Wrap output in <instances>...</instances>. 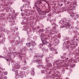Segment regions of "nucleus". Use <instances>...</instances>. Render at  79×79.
Wrapping results in <instances>:
<instances>
[{
	"instance_id": "0eeeda50",
	"label": "nucleus",
	"mask_w": 79,
	"mask_h": 79,
	"mask_svg": "<svg viewBox=\"0 0 79 79\" xmlns=\"http://www.w3.org/2000/svg\"><path fill=\"white\" fill-rule=\"evenodd\" d=\"M20 68V65L18 64H16L13 67L14 69H19Z\"/></svg>"
},
{
	"instance_id": "cd10ccee",
	"label": "nucleus",
	"mask_w": 79,
	"mask_h": 79,
	"mask_svg": "<svg viewBox=\"0 0 79 79\" xmlns=\"http://www.w3.org/2000/svg\"><path fill=\"white\" fill-rule=\"evenodd\" d=\"M43 45H44V44L43 43L42 44H40L39 45L40 48H41V47H42V46H43Z\"/></svg>"
},
{
	"instance_id": "39448f33",
	"label": "nucleus",
	"mask_w": 79,
	"mask_h": 79,
	"mask_svg": "<svg viewBox=\"0 0 79 79\" xmlns=\"http://www.w3.org/2000/svg\"><path fill=\"white\" fill-rule=\"evenodd\" d=\"M41 60L40 59V58H37L36 59V62L38 63V64H40V65H38L36 66L37 67L39 68V69H41V68H42L43 69H44V68L45 67L44 66V65L42 64H41Z\"/></svg>"
},
{
	"instance_id": "0e129e2a",
	"label": "nucleus",
	"mask_w": 79,
	"mask_h": 79,
	"mask_svg": "<svg viewBox=\"0 0 79 79\" xmlns=\"http://www.w3.org/2000/svg\"><path fill=\"white\" fill-rule=\"evenodd\" d=\"M2 79H4V78H2Z\"/></svg>"
},
{
	"instance_id": "ddd939ff",
	"label": "nucleus",
	"mask_w": 79,
	"mask_h": 79,
	"mask_svg": "<svg viewBox=\"0 0 79 79\" xmlns=\"http://www.w3.org/2000/svg\"><path fill=\"white\" fill-rule=\"evenodd\" d=\"M52 60V57H47V58L46 59V62H48L49 61H50V60Z\"/></svg>"
},
{
	"instance_id": "473e14b6",
	"label": "nucleus",
	"mask_w": 79,
	"mask_h": 79,
	"mask_svg": "<svg viewBox=\"0 0 79 79\" xmlns=\"http://www.w3.org/2000/svg\"><path fill=\"white\" fill-rule=\"evenodd\" d=\"M23 51H24V49L23 48L22 49H21L20 50V51H21V52H23Z\"/></svg>"
},
{
	"instance_id": "e433bc0d",
	"label": "nucleus",
	"mask_w": 79,
	"mask_h": 79,
	"mask_svg": "<svg viewBox=\"0 0 79 79\" xmlns=\"http://www.w3.org/2000/svg\"><path fill=\"white\" fill-rule=\"evenodd\" d=\"M26 73L27 74H29V70L27 71L26 72Z\"/></svg>"
},
{
	"instance_id": "603ef678",
	"label": "nucleus",
	"mask_w": 79,
	"mask_h": 79,
	"mask_svg": "<svg viewBox=\"0 0 79 79\" xmlns=\"http://www.w3.org/2000/svg\"><path fill=\"white\" fill-rule=\"evenodd\" d=\"M16 71V72L15 73H18V71H17V70H15V71Z\"/></svg>"
},
{
	"instance_id": "052dcab7",
	"label": "nucleus",
	"mask_w": 79,
	"mask_h": 79,
	"mask_svg": "<svg viewBox=\"0 0 79 79\" xmlns=\"http://www.w3.org/2000/svg\"><path fill=\"white\" fill-rule=\"evenodd\" d=\"M78 50H79V48H78Z\"/></svg>"
},
{
	"instance_id": "f257e3e1",
	"label": "nucleus",
	"mask_w": 79,
	"mask_h": 79,
	"mask_svg": "<svg viewBox=\"0 0 79 79\" xmlns=\"http://www.w3.org/2000/svg\"><path fill=\"white\" fill-rule=\"evenodd\" d=\"M71 19L70 18H64L62 20H60L59 21V23L63 26H60V27L63 28L64 27L68 28L71 26V24L69 23H71Z\"/></svg>"
},
{
	"instance_id": "de8ad7c7",
	"label": "nucleus",
	"mask_w": 79,
	"mask_h": 79,
	"mask_svg": "<svg viewBox=\"0 0 79 79\" xmlns=\"http://www.w3.org/2000/svg\"><path fill=\"white\" fill-rule=\"evenodd\" d=\"M4 79H7V77H4Z\"/></svg>"
},
{
	"instance_id": "58836bf2",
	"label": "nucleus",
	"mask_w": 79,
	"mask_h": 79,
	"mask_svg": "<svg viewBox=\"0 0 79 79\" xmlns=\"http://www.w3.org/2000/svg\"><path fill=\"white\" fill-rule=\"evenodd\" d=\"M17 43L18 44H19L20 43V41L19 40H18L17 41Z\"/></svg>"
},
{
	"instance_id": "2eb2a0df",
	"label": "nucleus",
	"mask_w": 79,
	"mask_h": 79,
	"mask_svg": "<svg viewBox=\"0 0 79 79\" xmlns=\"http://www.w3.org/2000/svg\"><path fill=\"white\" fill-rule=\"evenodd\" d=\"M29 0H26V1H23V2H25V5H29L30 4V2L29 1H28Z\"/></svg>"
},
{
	"instance_id": "864d4df0",
	"label": "nucleus",
	"mask_w": 79,
	"mask_h": 79,
	"mask_svg": "<svg viewBox=\"0 0 79 79\" xmlns=\"http://www.w3.org/2000/svg\"><path fill=\"white\" fill-rule=\"evenodd\" d=\"M52 38H53V39H55V36H54V37H52Z\"/></svg>"
},
{
	"instance_id": "5fc2aeb1",
	"label": "nucleus",
	"mask_w": 79,
	"mask_h": 79,
	"mask_svg": "<svg viewBox=\"0 0 79 79\" xmlns=\"http://www.w3.org/2000/svg\"><path fill=\"white\" fill-rule=\"evenodd\" d=\"M9 60L8 59H7V60H6V61H9Z\"/></svg>"
},
{
	"instance_id": "09e8293b",
	"label": "nucleus",
	"mask_w": 79,
	"mask_h": 79,
	"mask_svg": "<svg viewBox=\"0 0 79 79\" xmlns=\"http://www.w3.org/2000/svg\"><path fill=\"white\" fill-rule=\"evenodd\" d=\"M66 55V53H64V56H65V55Z\"/></svg>"
},
{
	"instance_id": "7ed1b4c3",
	"label": "nucleus",
	"mask_w": 79,
	"mask_h": 79,
	"mask_svg": "<svg viewBox=\"0 0 79 79\" xmlns=\"http://www.w3.org/2000/svg\"><path fill=\"white\" fill-rule=\"evenodd\" d=\"M41 36V40L42 41V44H43V45H44V44H46V45H47V44H49V42L47 41L46 40H47V38H44L45 37V35L44 34L42 33L40 35Z\"/></svg>"
},
{
	"instance_id": "338daca9",
	"label": "nucleus",
	"mask_w": 79,
	"mask_h": 79,
	"mask_svg": "<svg viewBox=\"0 0 79 79\" xmlns=\"http://www.w3.org/2000/svg\"><path fill=\"white\" fill-rule=\"evenodd\" d=\"M75 33H76V32H75Z\"/></svg>"
},
{
	"instance_id": "bb28decb",
	"label": "nucleus",
	"mask_w": 79,
	"mask_h": 79,
	"mask_svg": "<svg viewBox=\"0 0 79 79\" xmlns=\"http://www.w3.org/2000/svg\"><path fill=\"white\" fill-rule=\"evenodd\" d=\"M65 71V70L63 69V68H62V70H61V72L62 73H63V74H64V73Z\"/></svg>"
},
{
	"instance_id": "1a4fd4ad",
	"label": "nucleus",
	"mask_w": 79,
	"mask_h": 79,
	"mask_svg": "<svg viewBox=\"0 0 79 79\" xmlns=\"http://www.w3.org/2000/svg\"><path fill=\"white\" fill-rule=\"evenodd\" d=\"M43 55L42 54H40V55L37 54L35 56V58H42L43 57Z\"/></svg>"
},
{
	"instance_id": "9d476101",
	"label": "nucleus",
	"mask_w": 79,
	"mask_h": 79,
	"mask_svg": "<svg viewBox=\"0 0 79 79\" xmlns=\"http://www.w3.org/2000/svg\"><path fill=\"white\" fill-rule=\"evenodd\" d=\"M36 45V43L34 41H31V43L30 45L31 46H30L32 48L33 46H35V45Z\"/></svg>"
},
{
	"instance_id": "dca6fc26",
	"label": "nucleus",
	"mask_w": 79,
	"mask_h": 79,
	"mask_svg": "<svg viewBox=\"0 0 79 79\" xmlns=\"http://www.w3.org/2000/svg\"><path fill=\"white\" fill-rule=\"evenodd\" d=\"M46 30L48 32H50V31H52V29H50V27L46 28Z\"/></svg>"
},
{
	"instance_id": "c85d7f7f",
	"label": "nucleus",
	"mask_w": 79,
	"mask_h": 79,
	"mask_svg": "<svg viewBox=\"0 0 79 79\" xmlns=\"http://www.w3.org/2000/svg\"><path fill=\"white\" fill-rule=\"evenodd\" d=\"M27 33H28V34H30V35H32L31 34L32 33L31 32H29L27 31Z\"/></svg>"
},
{
	"instance_id": "49530a36",
	"label": "nucleus",
	"mask_w": 79,
	"mask_h": 79,
	"mask_svg": "<svg viewBox=\"0 0 79 79\" xmlns=\"http://www.w3.org/2000/svg\"><path fill=\"white\" fill-rule=\"evenodd\" d=\"M0 58H5V57L2 56H0Z\"/></svg>"
},
{
	"instance_id": "20e7f679",
	"label": "nucleus",
	"mask_w": 79,
	"mask_h": 79,
	"mask_svg": "<svg viewBox=\"0 0 79 79\" xmlns=\"http://www.w3.org/2000/svg\"><path fill=\"white\" fill-rule=\"evenodd\" d=\"M72 42H73V41L71 40V38L70 39L68 37L67 38V39L64 42L63 45V46H64V47H65L66 48H68V47L66 46V45H68V44H71V43H72Z\"/></svg>"
},
{
	"instance_id": "4be33fe9",
	"label": "nucleus",
	"mask_w": 79,
	"mask_h": 79,
	"mask_svg": "<svg viewBox=\"0 0 79 79\" xmlns=\"http://www.w3.org/2000/svg\"><path fill=\"white\" fill-rule=\"evenodd\" d=\"M49 48L50 50H51V51H54V49H53V48L52 47H50Z\"/></svg>"
},
{
	"instance_id": "f3484780",
	"label": "nucleus",
	"mask_w": 79,
	"mask_h": 79,
	"mask_svg": "<svg viewBox=\"0 0 79 79\" xmlns=\"http://www.w3.org/2000/svg\"><path fill=\"white\" fill-rule=\"evenodd\" d=\"M41 3V1L37 0L36 1V4L37 5H39Z\"/></svg>"
},
{
	"instance_id": "b1692460",
	"label": "nucleus",
	"mask_w": 79,
	"mask_h": 79,
	"mask_svg": "<svg viewBox=\"0 0 79 79\" xmlns=\"http://www.w3.org/2000/svg\"><path fill=\"white\" fill-rule=\"evenodd\" d=\"M45 31V29H40V30H39V31L40 32H44Z\"/></svg>"
},
{
	"instance_id": "c9c22d12",
	"label": "nucleus",
	"mask_w": 79,
	"mask_h": 79,
	"mask_svg": "<svg viewBox=\"0 0 79 79\" xmlns=\"http://www.w3.org/2000/svg\"><path fill=\"white\" fill-rule=\"evenodd\" d=\"M30 43H27L26 44V45H27V46H29V45H30Z\"/></svg>"
},
{
	"instance_id": "37998d69",
	"label": "nucleus",
	"mask_w": 79,
	"mask_h": 79,
	"mask_svg": "<svg viewBox=\"0 0 79 79\" xmlns=\"http://www.w3.org/2000/svg\"><path fill=\"white\" fill-rule=\"evenodd\" d=\"M45 52H48V49H46L45 50Z\"/></svg>"
},
{
	"instance_id": "6e6552de",
	"label": "nucleus",
	"mask_w": 79,
	"mask_h": 79,
	"mask_svg": "<svg viewBox=\"0 0 79 79\" xmlns=\"http://www.w3.org/2000/svg\"><path fill=\"white\" fill-rule=\"evenodd\" d=\"M16 55H18V56L19 57V58H23V54L20 53V52H19L18 53H15Z\"/></svg>"
},
{
	"instance_id": "3c124183",
	"label": "nucleus",
	"mask_w": 79,
	"mask_h": 79,
	"mask_svg": "<svg viewBox=\"0 0 79 79\" xmlns=\"http://www.w3.org/2000/svg\"><path fill=\"white\" fill-rule=\"evenodd\" d=\"M13 31H12V32H15V29H13Z\"/></svg>"
},
{
	"instance_id": "7c9ffc66",
	"label": "nucleus",
	"mask_w": 79,
	"mask_h": 79,
	"mask_svg": "<svg viewBox=\"0 0 79 79\" xmlns=\"http://www.w3.org/2000/svg\"><path fill=\"white\" fill-rule=\"evenodd\" d=\"M53 52H54V53H55V54H58V52H57L56 50H54Z\"/></svg>"
},
{
	"instance_id": "4468645a",
	"label": "nucleus",
	"mask_w": 79,
	"mask_h": 79,
	"mask_svg": "<svg viewBox=\"0 0 79 79\" xmlns=\"http://www.w3.org/2000/svg\"><path fill=\"white\" fill-rule=\"evenodd\" d=\"M46 65L47 66H48V67H51L52 66V65L51 64V63L48 62H46Z\"/></svg>"
},
{
	"instance_id": "412c9836",
	"label": "nucleus",
	"mask_w": 79,
	"mask_h": 79,
	"mask_svg": "<svg viewBox=\"0 0 79 79\" xmlns=\"http://www.w3.org/2000/svg\"><path fill=\"white\" fill-rule=\"evenodd\" d=\"M74 66H75V64H74L72 63H71L70 64L69 67H70L71 68H73V67H74Z\"/></svg>"
},
{
	"instance_id": "69168bd1",
	"label": "nucleus",
	"mask_w": 79,
	"mask_h": 79,
	"mask_svg": "<svg viewBox=\"0 0 79 79\" xmlns=\"http://www.w3.org/2000/svg\"><path fill=\"white\" fill-rule=\"evenodd\" d=\"M17 30H18V28H16Z\"/></svg>"
},
{
	"instance_id": "f8f14e48",
	"label": "nucleus",
	"mask_w": 79,
	"mask_h": 79,
	"mask_svg": "<svg viewBox=\"0 0 79 79\" xmlns=\"http://www.w3.org/2000/svg\"><path fill=\"white\" fill-rule=\"evenodd\" d=\"M47 70V68H46L45 67L44 68V69H43L41 71V73H46V70Z\"/></svg>"
},
{
	"instance_id": "e2e57ef3",
	"label": "nucleus",
	"mask_w": 79,
	"mask_h": 79,
	"mask_svg": "<svg viewBox=\"0 0 79 79\" xmlns=\"http://www.w3.org/2000/svg\"><path fill=\"white\" fill-rule=\"evenodd\" d=\"M23 8H24V6H23Z\"/></svg>"
},
{
	"instance_id": "774afa93",
	"label": "nucleus",
	"mask_w": 79,
	"mask_h": 79,
	"mask_svg": "<svg viewBox=\"0 0 79 79\" xmlns=\"http://www.w3.org/2000/svg\"><path fill=\"white\" fill-rule=\"evenodd\" d=\"M23 27H24V26H23Z\"/></svg>"
},
{
	"instance_id": "f704fd0d",
	"label": "nucleus",
	"mask_w": 79,
	"mask_h": 79,
	"mask_svg": "<svg viewBox=\"0 0 79 79\" xmlns=\"http://www.w3.org/2000/svg\"><path fill=\"white\" fill-rule=\"evenodd\" d=\"M20 10L21 11H24V10H23V8L22 7L20 8Z\"/></svg>"
},
{
	"instance_id": "4c0bfd02",
	"label": "nucleus",
	"mask_w": 79,
	"mask_h": 79,
	"mask_svg": "<svg viewBox=\"0 0 79 79\" xmlns=\"http://www.w3.org/2000/svg\"><path fill=\"white\" fill-rule=\"evenodd\" d=\"M76 61H77V62L78 61L79 62V58H78L76 59Z\"/></svg>"
},
{
	"instance_id": "2f4dec72",
	"label": "nucleus",
	"mask_w": 79,
	"mask_h": 79,
	"mask_svg": "<svg viewBox=\"0 0 79 79\" xmlns=\"http://www.w3.org/2000/svg\"><path fill=\"white\" fill-rule=\"evenodd\" d=\"M4 73L5 75H7L8 74V72H4Z\"/></svg>"
},
{
	"instance_id": "4d7b16f0",
	"label": "nucleus",
	"mask_w": 79,
	"mask_h": 79,
	"mask_svg": "<svg viewBox=\"0 0 79 79\" xmlns=\"http://www.w3.org/2000/svg\"><path fill=\"white\" fill-rule=\"evenodd\" d=\"M10 59H12V58H11V57L10 56Z\"/></svg>"
},
{
	"instance_id": "393cba45",
	"label": "nucleus",
	"mask_w": 79,
	"mask_h": 79,
	"mask_svg": "<svg viewBox=\"0 0 79 79\" xmlns=\"http://www.w3.org/2000/svg\"><path fill=\"white\" fill-rule=\"evenodd\" d=\"M57 63H58V60H56L54 61V62H53V63H55V64H56V65H57Z\"/></svg>"
},
{
	"instance_id": "5701e85b",
	"label": "nucleus",
	"mask_w": 79,
	"mask_h": 79,
	"mask_svg": "<svg viewBox=\"0 0 79 79\" xmlns=\"http://www.w3.org/2000/svg\"><path fill=\"white\" fill-rule=\"evenodd\" d=\"M56 44H58L60 43V41L58 40H56V41L55 42Z\"/></svg>"
},
{
	"instance_id": "f03ea898",
	"label": "nucleus",
	"mask_w": 79,
	"mask_h": 79,
	"mask_svg": "<svg viewBox=\"0 0 79 79\" xmlns=\"http://www.w3.org/2000/svg\"><path fill=\"white\" fill-rule=\"evenodd\" d=\"M68 13L70 15V16L73 18V19L76 20L77 18H79V15L76 14L75 13H74L72 9L68 10Z\"/></svg>"
},
{
	"instance_id": "79ce46f5",
	"label": "nucleus",
	"mask_w": 79,
	"mask_h": 79,
	"mask_svg": "<svg viewBox=\"0 0 79 79\" xmlns=\"http://www.w3.org/2000/svg\"><path fill=\"white\" fill-rule=\"evenodd\" d=\"M61 58H62V59H64V56H61Z\"/></svg>"
},
{
	"instance_id": "9b49d317",
	"label": "nucleus",
	"mask_w": 79,
	"mask_h": 79,
	"mask_svg": "<svg viewBox=\"0 0 79 79\" xmlns=\"http://www.w3.org/2000/svg\"><path fill=\"white\" fill-rule=\"evenodd\" d=\"M35 69H34V68H32L31 70L30 73H31V75H32V76H34V73H35L34 70Z\"/></svg>"
},
{
	"instance_id": "c756f323",
	"label": "nucleus",
	"mask_w": 79,
	"mask_h": 79,
	"mask_svg": "<svg viewBox=\"0 0 79 79\" xmlns=\"http://www.w3.org/2000/svg\"><path fill=\"white\" fill-rule=\"evenodd\" d=\"M24 12L26 13H28V10H27V9H25V10Z\"/></svg>"
},
{
	"instance_id": "8fccbe9b",
	"label": "nucleus",
	"mask_w": 79,
	"mask_h": 79,
	"mask_svg": "<svg viewBox=\"0 0 79 79\" xmlns=\"http://www.w3.org/2000/svg\"><path fill=\"white\" fill-rule=\"evenodd\" d=\"M21 24H24V22H22L21 23Z\"/></svg>"
},
{
	"instance_id": "423d86ee",
	"label": "nucleus",
	"mask_w": 79,
	"mask_h": 79,
	"mask_svg": "<svg viewBox=\"0 0 79 79\" xmlns=\"http://www.w3.org/2000/svg\"><path fill=\"white\" fill-rule=\"evenodd\" d=\"M15 74L17 76H18L20 78H23L24 76L25 75L24 72L20 71V73L18 74V73H16Z\"/></svg>"
},
{
	"instance_id": "c03bdc74",
	"label": "nucleus",
	"mask_w": 79,
	"mask_h": 79,
	"mask_svg": "<svg viewBox=\"0 0 79 79\" xmlns=\"http://www.w3.org/2000/svg\"><path fill=\"white\" fill-rule=\"evenodd\" d=\"M0 69H1V70H2L3 71V70H5V69H2V68H1L0 67Z\"/></svg>"
},
{
	"instance_id": "a211bd4d",
	"label": "nucleus",
	"mask_w": 79,
	"mask_h": 79,
	"mask_svg": "<svg viewBox=\"0 0 79 79\" xmlns=\"http://www.w3.org/2000/svg\"><path fill=\"white\" fill-rule=\"evenodd\" d=\"M22 69L23 70H26L27 69H29V66H24L22 68Z\"/></svg>"
},
{
	"instance_id": "680f3d73",
	"label": "nucleus",
	"mask_w": 79,
	"mask_h": 79,
	"mask_svg": "<svg viewBox=\"0 0 79 79\" xmlns=\"http://www.w3.org/2000/svg\"><path fill=\"white\" fill-rule=\"evenodd\" d=\"M77 31H76V33H77Z\"/></svg>"
},
{
	"instance_id": "a878e982",
	"label": "nucleus",
	"mask_w": 79,
	"mask_h": 79,
	"mask_svg": "<svg viewBox=\"0 0 79 79\" xmlns=\"http://www.w3.org/2000/svg\"><path fill=\"white\" fill-rule=\"evenodd\" d=\"M50 34H51V35H53V34H54V33L53 32V31L52 30V31H50V32H49Z\"/></svg>"
},
{
	"instance_id": "ea45409f",
	"label": "nucleus",
	"mask_w": 79,
	"mask_h": 79,
	"mask_svg": "<svg viewBox=\"0 0 79 79\" xmlns=\"http://www.w3.org/2000/svg\"><path fill=\"white\" fill-rule=\"evenodd\" d=\"M15 24V22H14L13 23H12V25H11V26H13Z\"/></svg>"
},
{
	"instance_id": "a18cd8bd",
	"label": "nucleus",
	"mask_w": 79,
	"mask_h": 79,
	"mask_svg": "<svg viewBox=\"0 0 79 79\" xmlns=\"http://www.w3.org/2000/svg\"><path fill=\"white\" fill-rule=\"evenodd\" d=\"M33 48H33V47H32V48L31 47V48H30V50H33Z\"/></svg>"
},
{
	"instance_id": "6e6d98bb",
	"label": "nucleus",
	"mask_w": 79,
	"mask_h": 79,
	"mask_svg": "<svg viewBox=\"0 0 79 79\" xmlns=\"http://www.w3.org/2000/svg\"><path fill=\"white\" fill-rule=\"evenodd\" d=\"M66 79H69V78L68 77H66Z\"/></svg>"
},
{
	"instance_id": "72a5a7b5",
	"label": "nucleus",
	"mask_w": 79,
	"mask_h": 79,
	"mask_svg": "<svg viewBox=\"0 0 79 79\" xmlns=\"http://www.w3.org/2000/svg\"><path fill=\"white\" fill-rule=\"evenodd\" d=\"M21 15L22 16H24L25 15V14H24V13L23 12H22L21 14Z\"/></svg>"
},
{
	"instance_id": "6ab92c4d",
	"label": "nucleus",
	"mask_w": 79,
	"mask_h": 79,
	"mask_svg": "<svg viewBox=\"0 0 79 79\" xmlns=\"http://www.w3.org/2000/svg\"><path fill=\"white\" fill-rule=\"evenodd\" d=\"M71 60L72 63H77V61H76V60H75L73 59H72Z\"/></svg>"
},
{
	"instance_id": "13d9d810",
	"label": "nucleus",
	"mask_w": 79,
	"mask_h": 79,
	"mask_svg": "<svg viewBox=\"0 0 79 79\" xmlns=\"http://www.w3.org/2000/svg\"><path fill=\"white\" fill-rule=\"evenodd\" d=\"M63 5V4H61V6H62Z\"/></svg>"
},
{
	"instance_id": "aec40b11",
	"label": "nucleus",
	"mask_w": 79,
	"mask_h": 79,
	"mask_svg": "<svg viewBox=\"0 0 79 79\" xmlns=\"http://www.w3.org/2000/svg\"><path fill=\"white\" fill-rule=\"evenodd\" d=\"M62 61L63 60H61V59L58 60V64H57V65H59V64H60V63H62Z\"/></svg>"
},
{
	"instance_id": "a19ab883",
	"label": "nucleus",
	"mask_w": 79,
	"mask_h": 79,
	"mask_svg": "<svg viewBox=\"0 0 79 79\" xmlns=\"http://www.w3.org/2000/svg\"><path fill=\"white\" fill-rule=\"evenodd\" d=\"M64 59L66 60V61H68V58H66V57H64Z\"/></svg>"
},
{
	"instance_id": "bf43d9fd",
	"label": "nucleus",
	"mask_w": 79,
	"mask_h": 79,
	"mask_svg": "<svg viewBox=\"0 0 79 79\" xmlns=\"http://www.w3.org/2000/svg\"><path fill=\"white\" fill-rule=\"evenodd\" d=\"M66 67H67V68H68V66H66Z\"/></svg>"
}]
</instances>
